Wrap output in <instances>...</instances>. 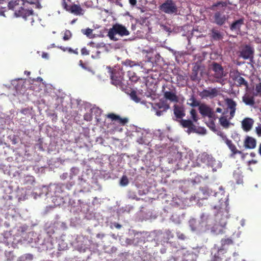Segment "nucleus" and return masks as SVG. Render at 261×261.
Segmentation results:
<instances>
[{"label": "nucleus", "mask_w": 261, "mask_h": 261, "mask_svg": "<svg viewBox=\"0 0 261 261\" xmlns=\"http://www.w3.org/2000/svg\"><path fill=\"white\" fill-rule=\"evenodd\" d=\"M145 84L143 88L139 90V92L142 96L147 97H151L154 101L153 103H150L152 108V111L155 115L160 116L162 115L163 110H159L163 108V100L162 98L159 99L155 98V94L157 91L158 82L156 81L153 78L150 76H147L145 79Z\"/></svg>", "instance_id": "obj_1"}, {"label": "nucleus", "mask_w": 261, "mask_h": 261, "mask_svg": "<svg viewBox=\"0 0 261 261\" xmlns=\"http://www.w3.org/2000/svg\"><path fill=\"white\" fill-rule=\"evenodd\" d=\"M110 77L111 83L113 85L119 87L122 91L127 92V86L129 85L128 83L127 79L124 76V71L122 68L120 66H115L110 70Z\"/></svg>", "instance_id": "obj_2"}, {"label": "nucleus", "mask_w": 261, "mask_h": 261, "mask_svg": "<svg viewBox=\"0 0 261 261\" xmlns=\"http://www.w3.org/2000/svg\"><path fill=\"white\" fill-rule=\"evenodd\" d=\"M8 7L15 11L17 16L22 17L25 20L29 18L32 19L33 11L25 8V4L23 0L11 1L8 4Z\"/></svg>", "instance_id": "obj_3"}, {"label": "nucleus", "mask_w": 261, "mask_h": 261, "mask_svg": "<svg viewBox=\"0 0 261 261\" xmlns=\"http://www.w3.org/2000/svg\"><path fill=\"white\" fill-rule=\"evenodd\" d=\"M116 34L121 36H127L129 34V31L122 24L116 23L114 24L108 32V36L113 40H117L115 37Z\"/></svg>", "instance_id": "obj_4"}, {"label": "nucleus", "mask_w": 261, "mask_h": 261, "mask_svg": "<svg viewBox=\"0 0 261 261\" xmlns=\"http://www.w3.org/2000/svg\"><path fill=\"white\" fill-rule=\"evenodd\" d=\"M197 161L204 163V166L203 167L204 171L210 173V166L215 161V160L211 155L206 152H203L199 154Z\"/></svg>", "instance_id": "obj_5"}, {"label": "nucleus", "mask_w": 261, "mask_h": 261, "mask_svg": "<svg viewBox=\"0 0 261 261\" xmlns=\"http://www.w3.org/2000/svg\"><path fill=\"white\" fill-rule=\"evenodd\" d=\"M166 157L169 164L173 163L181 159L182 154L174 147H170L168 150Z\"/></svg>", "instance_id": "obj_6"}, {"label": "nucleus", "mask_w": 261, "mask_h": 261, "mask_svg": "<svg viewBox=\"0 0 261 261\" xmlns=\"http://www.w3.org/2000/svg\"><path fill=\"white\" fill-rule=\"evenodd\" d=\"M254 49L249 45H245L242 47L240 51L239 56L244 59H250L252 61L253 59Z\"/></svg>", "instance_id": "obj_7"}, {"label": "nucleus", "mask_w": 261, "mask_h": 261, "mask_svg": "<svg viewBox=\"0 0 261 261\" xmlns=\"http://www.w3.org/2000/svg\"><path fill=\"white\" fill-rule=\"evenodd\" d=\"M200 113L203 116H207L208 118L216 120L217 118L212 109L205 104H201L199 106Z\"/></svg>", "instance_id": "obj_8"}, {"label": "nucleus", "mask_w": 261, "mask_h": 261, "mask_svg": "<svg viewBox=\"0 0 261 261\" xmlns=\"http://www.w3.org/2000/svg\"><path fill=\"white\" fill-rule=\"evenodd\" d=\"M255 97L256 95H254V92L252 90H250L248 88L246 89V92L242 97L243 102L247 106L253 107L255 104Z\"/></svg>", "instance_id": "obj_9"}, {"label": "nucleus", "mask_w": 261, "mask_h": 261, "mask_svg": "<svg viewBox=\"0 0 261 261\" xmlns=\"http://www.w3.org/2000/svg\"><path fill=\"white\" fill-rule=\"evenodd\" d=\"M178 12L177 7L172 0H167L164 2V13L170 14H176Z\"/></svg>", "instance_id": "obj_10"}, {"label": "nucleus", "mask_w": 261, "mask_h": 261, "mask_svg": "<svg viewBox=\"0 0 261 261\" xmlns=\"http://www.w3.org/2000/svg\"><path fill=\"white\" fill-rule=\"evenodd\" d=\"M228 17V16L225 15L223 12L217 11L214 13L213 16L214 19L213 22L218 25L221 26L225 23Z\"/></svg>", "instance_id": "obj_11"}, {"label": "nucleus", "mask_w": 261, "mask_h": 261, "mask_svg": "<svg viewBox=\"0 0 261 261\" xmlns=\"http://www.w3.org/2000/svg\"><path fill=\"white\" fill-rule=\"evenodd\" d=\"M212 70L214 72V76L217 79V82L221 79L224 76V69L222 66L219 63L214 62L212 64Z\"/></svg>", "instance_id": "obj_12"}, {"label": "nucleus", "mask_w": 261, "mask_h": 261, "mask_svg": "<svg viewBox=\"0 0 261 261\" xmlns=\"http://www.w3.org/2000/svg\"><path fill=\"white\" fill-rule=\"evenodd\" d=\"M138 66L140 67V72L146 74L152 70L153 64L152 62L148 60L140 62Z\"/></svg>", "instance_id": "obj_13"}, {"label": "nucleus", "mask_w": 261, "mask_h": 261, "mask_svg": "<svg viewBox=\"0 0 261 261\" xmlns=\"http://www.w3.org/2000/svg\"><path fill=\"white\" fill-rule=\"evenodd\" d=\"M218 94V90L214 88L212 89H204L201 93H200V96L202 98H207L210 97L211 98H214L217 96Z\"/></svg>", "instance_id": "obj_14"}, {"label": "nucleus", "mask_w": 261, "mask_h": 261, "mask_svg": "<svg viewBox=\"0 0 261 261\" xmlns=\"http://www.w3.org/2000/svg\"><path fill=\"white\" fill-rule=\"evenodd\" d=\"M243 145L245 149H252L256 146V141L253 137L247 136L244 140Z\"/></svg>", "instance_id": "obj_15"}, {"label": "nucleus", "mask_w": 261, "mask_h": 261, "mask_svg": "<svg viewBox=\"0 0 261 261\" xmlns=\"http://www.w3.org/2000/svg\"><path fill=\"white\" fill-rule=\"evenodd\" d=\"M107 117L110 118L112 121H115L120 125L123 126L128 122V119L126 118H121L119 115L114 113H109L107 115Z\"/></svg>", "instance_id": "obj_16"}, {"label": "nucleus", "mask_w": 261, "mask_h": 261, "mask_svg": "<svg viewBox=\"0 0 261 261\" xmlns=\"http://www.w3.org/2000/svg\"><path fill=\"white\" fill-rule=\"evenodd\" d=\"M180 122L184 128H188L187 132L188 134L196 131V126L191 120L181 119Z\"/></svg>", "instance_id": "obj_17"}, {"label": "nucleus", "mask_w": 261, "mask_h": 261, "mask_svg": "<svg viewBox=\"0 0 261 261\" xmlns=\"http://www.w3.org/2000/svg\"><path fill=\"white\" fill-rule=\"evenodd\" d=\"M201 175H197L195 176L194 178H193L190 179V182L193 185H195L196 184H199L201 182L202 179H207L208 178L209 173L203 171V172H201Z\"/></svg>", "instance_id": "obj_18"}, {"label": "nucleus", "mask_w": 261, "mask_h": 261, "mask_svg": "<svg viewBox=\"0 0 261 261\" xmlns=\"http://www.w3.org/2000/svg\"><path fill=\"white\" fill-rule=\"evenodd\" d=\"M225 143L228 146L229 149L231 150V157H234V155L237 154L244 155V153H243L242 151H240L237 148L235 145L232 143L231 140L229 139H226Z\"/></svg>", "instance_id": "obj_19"}, {"label": "nucleus", "mask_w": 261, "mask_h": 261, "mask_svg": "<svg viewBox=\"0 0 261 261\" xmlns=\"http://www.w3.org/2000/svg\"><path fill=\"white\" fill-rule=\"evenodd\" d=\"M173 113L176 119H182L186 115L184 107L178 105L174 106Z\"/></svg>", "instance_id": "obj_20"}, {"label": "nucleus", "mask_w": 261, "mask_h": 261, "mask_svg": "<svg viewBox=\"0 0 261 261\" xmlns=\"http://www.w3.org/2000/svg\"><path fill=\"white\" fill-rule=\"evenodd\" d=\"M228 109H230V116L231 118L234 117L236 110L237 103L232 99L227 98L225 100Z\"/></svg>", "instance_id": "obj_21"}, {"label": "nucleus", "mask_w": 261, "mask_h": 261, "mask_svg": "<svg viewBox=\"0 0 261 261\" xmlns=\"http://www.w3.org/2000/svg\"><path fill=\"white\" fill-rule=\"evenodd\" d=\"M244 23V18H240L237 20L233 21L230 25V29L232 31H236L240 32L241 31V27Z\"/></svg>", "instance_id": "obj_22"}, {"label": "nucleus", "mask_w": 261, "mask_h": 261, "mask_svg": "<svg viewBox=\"0 0 261 261\" xmlns=\"http://www.w3.org/2000/svg\"><path fill=\"white\" fill-rule=\"evenodd\" d=\"M253 120L251 118H245L242 121V128L246 132L249 131L253 124Z\"/></svg>", "instance_id": "obj_23"}, {"label": "nucleus", "mask_w": 261, "mask_h": 261, "mask_svg": "<svg viewBox=\"0 0 261 261\" xmlns=\"http://www.w3.org/2000/svg\"><path fill=\"white\" fill-rule=\"evenodd\" d=\"M125 78L127 79L128 83L129 84V85L137 82L139 80V77L136 75V73L132 70H129L127 72V75Z\"/></svg>", "instance_id": "obj_24"}, {"label": "nucleus", "mask_w": 261, "mask_h": 261, "mask_svg": "<svg viewBox=\"0 0 261 261\" xmlns=\"http://www.w3.org/2000/svg\"><path fill=\"white\" fill-rule=\"evenodd\" d=\"M69 11L75 15L83 14V10L80 5L73 4L70 6Z\"/></svg>", "instance_id": "obj_25"}, {"label": "nucleus", "mask_w": 261, "mask_h": 261, "mask_svg": "<svg viewBox=\"0 0 261 261\" xmlns=\"http://www.w3.org/2000/svg\"><path fill=\"white\" fill-rule=\"evenodd\" d=\"M210 37L213 40L218 41L223 38L222 33L215 29H212L211 31Z\"/></svg>", "instance_id": "obj_26"}, {"label": "nucleus", "mask_w": 261, "mask_h": 261, "mask_svg": "<svg viewBox=\"0 0 261 261\" xmlns=\"http://www.w3.org/2000/svg\"><path fill=\"white\" fill-rule=\"evenodd\" d=\"M127 92H125L126 94H128L132 100L134 101L135 102L138 103L140 101L141 98H140L137 94V92L135 90H132L127 87V90H126Z\"/></svg>", "instance_id": "obj_27"}, {"label": "nucleus", "mask_w": 261, "mask_h": 261, "mask_svg": "<svg viewBox=\"0 0 261 261\" xmlns=\"http://www.w3.org/2000/svg\"><path fill=\"white\" fill-rule=\"evenodd\" d=\"M164 98L168 99L172 102H177L178 98L177 95L173 92L166 91L164 92Z\"/></svg>", "instance_id": "obj_28"}, {"label": "nucleus", "mask_w": 261, "mask_h": 261, "mask_svg": "<svg viewBox=\"0 0 261 261\" xmlns=\"http://www.w3.org/2000/svg\"><path fill=\"white\" fill-rule=\"evenodd\" d=\"M199 71V66L195 65L193 67L192 72L190 75V79L193 81H197L199 80L198 74Z\"/></svg>", "instance_id": "obj_29"}, {"label": "nucleus", "mask_w": 261, "mask_h": 261, "mask_svg": "<svg viewBox=\"0 0 261 261\" xmlns=\"http://www.w3.org/2000/svg\"><path fill=\"white\" fill-rule=\"evenodd\" d=\"M235 82H237L236 85L238 87H241L242 86H245L246 89H248V83L244 77L240 76Z\"/></svg>", "instance_id": "obj_30"}, {"label": "nucleus", "mask_w": 261, "mask_h": 261, "mask_svg": "<svg viewBox=\"0 0 261 261\" xmlns=\"http://www.w3.org/2000/svg\"><path fill=\"white\" fill-rule=\"evenodd\" d=\"M173 238V234L170 230H167L164 233V240L165 239L167 243H172Z\"/></svg>", "instance_id": "obj_31"}, {"label": "nucleus", "mask_w": 261, "mask_h": 261, "mask_svg": "<svg viewBox=\"0 0 261 261\" xmlns=\"http://www.w3.org/2000/svg\"><path fill=\"white\" fill-rule=\"evenodd\" d=\"M151 72V73L149 76L153 78L156 81L159 82L160 80L162 79V77H161V73L160 72L152 70Z\"/></svg>", "instance_id": "obj_32"}, {"label": "nucleus", "mask_w": 261, "mask_h": 261, "mask_svg": "<svg viewBox=\"0 0 261 261\" xmlns=\"http://www.w3.org/2000/svg\"><path fill=\"white\" fill-rule=\"evenodd\" d=\"M219 122L220 124L225 128H228L230 125V122L225 116L221 117L219 118Z\"/></svg>", "instance_id": "obj_33"}, {"label": "nucleus", "mask_w": 261, "mask_h": 261, "mask_svg": "<svg viewBox=\"0 0 261 261\" xmlns=\"http://www.w3.org/2000/svg\"><path fill=\"white\" fill-rule=\"evenodd\" d=\"M122 64L126 66H129L132 67L135 66H138L139 63L129 59H127L122 62Z\"/></svg>", "instance_id": "obj_34"}, {"label": "nucleus", "mask_w": 261, "mask_h": 261, "mask_svg": "<svg viewBox=\"0 0 261 261\" xmlns=\"http://www.w3.org/2000/svg\"><path fill=\"white\" fill-rule=\"evenodd\" d=\"M252 91L254 92V95H256V96H261V82L256 84L255 91L252 90Z\"/></svg>", "instance_id": "obj_35"}, {"label": "nucleus", "mask_w": 261, "mask_h": 261, "mask_svg": "<svg viewBox=\"0 0 261 261\" xmlns=\"http://www.w3.org/2000/svg\"><path fill=\"white\" fill-rule=\"evenodd\" d=\"M189 101H191L189 105L192 107H195L200 105L199 101H198L194 96H191L189 99Z\"/></svg>", "instance_id": "obj_36"}, {"label": "nucleus", "mask_w": 261, "mask_h": 261, "mask_svg": "<svg viewBox=\"0 0 261 261\" xmlns=\"http://www.w3.org/2000/svg\"><path fill=\"white\" fill-rule=\"evenodd\" d=\"M240 73L238 71H233L232 72H230V76L232 79V80L234 81L237 80V79L240 76Z\"/></svg>", "instance_id": "obj_37"}, {"label": "nucleus", "mask_w": 261, "mask_h": 261, "mask_svg": "<svg viewBox=\"0 0 261 261\" xmlns=\"http://www.w3.org/2000/svg\"><path fill=\"white\" fill-rule=\"evenodd\" d=\"M228 4L230 5L231 3L229 2L227 3L226 2L219 1L214 4L212 6L213 7H217L221 6L222 7H225L227 6Z\"/></svg>", "instance_id": "obj_38"}, {"label": "nucleus", "mask_w": 261, "mask_h": 261, "mask_svg": "<svg viewBox=\"0 0 261 261\" xmlns=\"http://www.w3.org/2000/svg\"><path fill=\"white\" fill-rule=\"evenodd\" d=\"M221 243L222 247L224 246L225 245H229L233 243V241L231 239L227 238V239H223L221 241Z\"/></svg>", "instance_id": "obj_39"}, {"label": "nucleus", "mask_w": 261, "mask_h": 261, "mask_svg": "<svg viewBox=\"0 0 261 261\" xmlns=\"http://www.w3.org/2000/svg\"><path fill=\"white\" fill-rule=\"evenodd\" d=\"M72 36V34L69 30H66L64 32L63 40L64 41L68 40L70 39Z\"/></svg>", "instance_id": "obj_40"}, {"label": "nucleus", "mask_w": 261, "mask_h": 261, "mask_svg": "<svg viewBox=\"0 0 261 261\" xmlns=\"http://www.w3.org/2000/svg\"><path fill=\"white\" fill-rule=\"evenodd\" d=\"M190 114L191 115V117H192L193 120L194 122H197L198 120V117L197 116V114L196 110L192 109L190 111Z\"/></svg>", "instance_id": "obj_41"}, {"label": "nucleus", "mask_w": 261, "mask_h": 261, "mask_svg": "<svg viewBox=\"0 0 261 261\" xmlns=\"http://www.w3.org/2000/svg\"><path fill=\"white\" fill-rule=\"evenodd\" d=\"M93 110L94 113L96 114L95 118L97 119V121H99V117L100 116L102 113V110L99 108H93Z\"/></svg>", "instance_id": "obj_42"}, {"label": "nucleus", "mask_w": 261, "mask_h": 261, "mask_svg": "<svg viewBox=\"0 0 261 261\" xmlns=\"http://www.w3.org/2000/svg\"><path fill=\"white\" fill-rule=\"evenodd\" d=\"M128 179L126 175H123L121 178L120 184L122 186H126L128 184Z\"/></svg>", "instance_id": "obj_43"}, {"label": "nucleus", "mask_w": 261, "mask_h": 261, "mask_svg": "<svg viewBox=\"0 0 261 261\" xmlns=\"http://www.w3.org/2000/svg\"><path fill=\"white\" fill-rule=\"evenodd\" d=\"M34 182V177L33 176H27L25 177V181L24 184H32Z\"/></svg>", "instance_id": "obj_44"}, {"label": "nucleus", "mask_w": 261, "mask_h": 261, "mask_svg": "<svg viewBox=\"0 0 261 261\" xmlns=\"http://www.w3.org/2000/svg\"><path fill=\"white\" fill-rule=\"evenodd\" d=\"M176 234L177 238L180 240H185L187 238L186 235L180 231L177 232Z\"/></svg>", "instance_id": "obj_45"}, {"label": "nucleus", "mask_w": 261, "mask_h": 261, "mask_svg": "<svg viewBox=\"0 0 261 261\" xmlns=\"http://www.w3.org/2000/svg\"><path fill=\"white\" fill-rule=\"evenodd\" d=\"M200 190L202 192L204 196H207L209 194L208 189L206 187L200 188Z\"/></svg>", "instance_id": "obj_46"}, {"label": "nucleus", "mask_w": 261, "mask_h": 261, "mask_svg": "<svg viewBox=\"0 0 261 261\" xmlns=\"http://www.w3.org/2000/svg\"><path fill=\"white\" fill-rule=\"evenodd\" d=\"M20 112L25 115H30L31 114V111L29 108L23 109L20 111Z\"/></svg>", "instance_id": "obj_47"}, {"label": "nucleus", "mask_w": 261, "mask_h": 261, "mask_svg": "<svg viewBox=\"0 0 261 261\" xmlns=\"http://www.w3.org/2000/svg\"><path fill=\"white\" fill-rule=\"evenodd\" d=\"M189 223H190V226L192 228V230L193 231L196 230L197 228L196 226H194V224L196 223L195 220L194 219L191 220L189 221Z\"/></svg>", "instance_id": "obj_48"}, {"label": "nucleus", "mask_w": 261, "mask_h": 261, "mask_svg": "<svg viewBox=\"0 0 261 261\" xmlns=\"http://www.w3.org/2000/svg\"><path fill=\"white\" fill-rule=\"evenodd\" d=\"M62 6L64 9H65L66 10L69 11V7L67 4V3L66 2L65 0H63L62 3Z\"/></svg>", "instance_id": "obj_49"}, {"label": "nucleus", "mask_w": 261, "mask_h": 261, "mask_svg": "<svg viewBox=\"0 0 261 261\" xmlns=\"http://www.w3.org/2000/svg\"><path fill=\"white\" fill-rule=\"evenodd\" d=\"M81 54L83 56L88 55H89V51L86 47H83L81 49Z\"/></svg>", "instance_id": "obj_50"}, {"label": "nucleus", "mask_w": 261, "mask_h": 261, "mask_svg": "<svg viewBox=\"0 0 261 261\" xmlns=\"http://www.w3.org/2000/svg\"><path fill=\"white\" fill-rule=\"evenodd\" d=\"M84 34L86 35L87 36H90L92 33V30L89 28L86 29L84 32H83Z\"/></svg>", "instance_id": "obj_51"}, {"label": "nucleus", "mask_w": 261, "mask_h": 261, "mask_svg": "<svg viewBox=\"0 0 261 261\" xmlns=\"http://www.w3.org/2000/svg\"><path fill=\"white\" fill-rule=\"evenodd\" d=\"M80 66L82 67L83 69L86 70H89V69L86 66V65L83 63L82 60H80Z\"/></svg>", "instance_id": "obj_52"}, {"label": "nucleus", "mask_w": 261, "mask_h": 261, "mask_svg": "<svg viewBox=\"0 0 261 261\" xmlns=\"http://www.w3.org/2000/svg\"><path fill=\"white\" fill-rule=\"evenodd\" d=\"M129 4L132 7H134L136 6L137 1V0H128Z\"/></svg>", "instance_id": "obj_53"}, {"label": "nucleus", "mask_w": 261, "mask_h": 261, "mask_svg": "<svg viewBox=\"0 0 261 261\" xmlns=\"http://www.w3.org/2000/svg\"><path fill=\"white\" fill-rule=\"evenodd\" d=\"M25 3H27L28 4H34L38 2V0H23Z\"/></svg>", "instance_id": "obj_54"}, {"label": "nucleus", "mask_w": 261, "mask_h": 261, "mask_svg": "<svg viewBox=\"0 0 261 261\" xmlns=\"http://www.w3.org/2000/svg\"><path fill=\"white\" fill-rule=\"evenodd\" d=\"M256 134L258 135V136H261V126H257L256 127Z\"/></svg>", "instance_id": "obj_55"}, {"label": "nucleus", "mask_w": 261, "mask_h": 261, "mask_svg": "<svg viewBox=\"0 0 261 261\" xmlns=\"http://www.w3.org/2000/svg\"><path fill=\"white\" fill-rule=\"evenodd\" d=\"M84 118L87 121H90L91 120V116L90 115L86 114L85 115Z\"/></svg>", "instance_id": "obj_56"}, {"label": "nucleus", "mask_w": 261, "mask_h": 261, "mask_svg": "<svg viewBox=\"0 0 261 261\" xmlns=\"http://www.w3.org/2000/svg\"><path fill=\"white\" fill-rule=\"evenodd\" d=\"M114 226L117 229H120L122 227L121 225L117 223H115L114 224Z\"/></svg>", "instance_id": "obj_57"}, {"label": "nucleus", "mask_w": 261, "mask_h": 261, "mask_svg": "<svg viewBox=\"0 0 261 261\" xmlns=\"http://www.w3.org/2000/svg\"><path fill=\"white\" fill-rule=\"evenodd\" d=\"M42 57L43 58H45V59H48V55L47 53H43L42 55Z\"/></svg>", "instance_id": "obj_58"}, {"label": "nucleus", "mask_w": 261, "mask_h": 261, "mask_svg": "<svg viewBox=\"0 0 261 261\" xmlns=\"http://www.w3.org/2000/svg\"><path fill=\"white\" fill-rule=\"evenodd\" d=\"M220 136L224 139L225 140V141H226V139H228L226 136L222 133H221L220 134Z\"/></svg>", "instance_id": "obj_59"}, {"label": "nucleus", "mask_w": 261, "mask_h": 261, "mask_svg": "<svg viewBox=\"0 0 261 261\" xmlns=\"http://www.w3.org/2000/svg\"><path fill=\"white\" fill-rule=\"evenodd\" d=\"M257 161L256 160H251L248 162V165H250L251 164H256Z\"/></svg>", "instance_id": "obj_60"}, {"label": "nucleus", "mask_w": 261, "mask_h": 261, "mask_svg": "<svg viewBox=\"0 0 261 261\" xmlns=\"http://www.w3.org/2000/svg\"><path fill=\"white\" fill-rule=\"evenodd\" d=\"M216 112H218V113H221L222 111V110L221 108H217L216 109Z\"/></svg>", "instance_id": "obj_61"}, {"label": "nucleus", "mask_w": 261, "mask_h": 261, "mask_svg": "<svg viewBox=\"0 0 261 261\" xmlns=\"http://www.w3.org/2000/svg\"><path fill=\"white\" fill-rule=\"evenodd\" d=\"M66 49H67V50H68L69 53H73V49H72L71 48H70V47H69V48L67 47Z\"/></svg>", "instance_id": "obj_62"}, {"label": "nucleus", "mask_w": 261, "mask_h": 261, "mask_svg": "<svg viewBox=\"0 0 261 261\" xmlns=\"http://www.w3.org/2000/svg\"><path fill=\"white\" fill-rule=\"evenodd\" d=\"M155 58H156V60H155V62H158V60L160 59V58H161V56L159 55V54H157L156 56H155Z\"/></svg>", "instance_id": "obj_63"}, {"label": "nucleus", "mask_w": 261, "mask_h": 261, "mask_svg": "<svg viewBox=\"0 0 261 261\" xmlns=\"http://www.w3.org/2000/svg\"><path fill=\"white\" fill-rule=\"evenodd\" d=\"M258 153L261 156V143L259 145L258 150Z\"/></svg>", "instance_id": "obj_64"}]
</instances>
